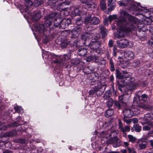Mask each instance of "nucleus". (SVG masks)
I'll use <instances>...</instances> for the list:
<instances>
[{"label": "nucleus", "mask_w": 153, "mask_h": 153, "mask_svg": "<svg viewBox=\"0 0 153 153\" xmlns=\"http://www.w3.org/2000/svg\"><path fill=\"white\" fill-rule=\"evenodd\" d=\"M120 16L117 22L120 29L123 31H130L134 29L133 24L136 22L135 18L129 15L125 10L120 12Z\"/></svg>", "instance_id": "obj_1"}, {"label": "nucleus", "mask_w": 153, "mask_h": 153, "mask_svg": "<svg viewBox=\"0 0 153 153\" xmlns=\"http://www.w3.org/2000/svg\"><path fill=\"white\" fill-rule=\"evenodd\" d=\"M119 132L118 131L114 130L109 135L110 139L107 140L108 144H113L114 147H117L120 145V141L117 138V135Z\"/></svg>", "instance_id": "obj_2"}, {"label": "nucleus", "mask_w": 153, "mask_h": 153, "mask_svg": "<svg viewBox=\"0 0 153 153\" xmlns=\"http://www.w3.org/2000/svg\"><path fill=\"white\" fill-rule=\"evenodd\" d=\"M105 85H102L100 82H98L97 85L89 91V94L92 95L95 94L97 97L100 96L104 93L105 88Z\"/></svg>", "instance_id": "obj_3"}, {"label": "nucleus", "mask_w": 153, "mask_h": 153, "mask_svg": "<svg viewBox=\"0 0 153 153\" xmlns=\"http://www.w3.org/2000/svg\"><path fill=\"white\" fill-rule=\"evenodd\" d=\"M58 16L59 15L56 12H53L47 16H45L44 18L45 20V25L47 27H49L52 24L53 19H57Z\"/></svg>", "instance_id": "obj_4"}, {"label": "nucleus", "mask_w": 153, "mask_h": 153, "mask_svg": "<svg viewBox=\"0 0 153 153\" xmlns=\"http://www.w3.org/2000/svg\"><path fill=\"white\" fill-rule=\"evenodd\" d=\"M100 22L99 19L95 17H87L85 18V22L86 24L89 23L91 25H95L98 24Z\"/></svg>", "instance_id": "obj_5"}, {"label": "nucleus", "mask_w": 153, "mask_h": 153, "mask_svg": "<svg viewBox=\"0 0 153 153\" xmlns=\"http://www.w3.org/2000/svg\"><path fill=\"white\" fill-rule=\"evenodd\" d=\"M117 43L118 46L120 48H126L128 44V41L125 39L117 40Z\"/></svg>", "instance_id": "obj_6"}, {"label": "nucleus", "mask_w": 153, "mask_h": 153, "mask_svg": "<svg viewBox=\"0 0 153 153\" xmlns=\"http://www.w3.org/2000/svg\"><path fill=\"white\" fill-rule=\"evenodd\" d=\"M94 35V34L92 32H85L81 35V38L83 41H85L89 38H92Z\"/></svg>", "instance_id": "obj_7"}, {"label": "nucleus", "mask_w": 153, "mask_h": 153, "mask_svg": "<svg viewBox=\"0 0 153 153\" xmlns=\"http://www.w3.org/2000/svg\"><path fill=\"white\" fill-rule=\"evenodd\" d=\"M71 23L70 19H63L61 21L60 25V28L65 29Z\"/></svg>", "instance_id": "obj_8"}, {"label": "nucleus", "mask_w": 153, "mask_h": 153, "mask_svg": "<svg viewBox=\"0 0 153 153\" xmlns=\"http://www.w3.org/2000/svg\"><path fill=\"white\" fill-rule=\"evenodd\" d=\"M123 112L124 117H131L133 115V111L130 109H125Z\"/></svg>", "instance_id": "obj_9"}, {"label": "nucleus", "mask_w": 153, "mask_h": 153, "mask_svg": "<svg viewBox=\"0 0 153 153\" xmlns=\"http://www.w3.org/2000/svg\"><path fill=\"white\" fill-rule=\"evenodd\" d=\"M100 45V42L97 41H93L90 42L89 45L91 48L92 49H96L98 48Z\"/></svg>", "instance_id": "obj_10"}, {"label": "nucleus", "mask_w": 153, "mask_h": 153, "mask_svg": "<svg viewBox=\"0 0 153 153\" xmlns=\"http://www.w3.org/2000/svg\"><path fill=\"white\" fill-rule=\"evenodd\" d=\"M124 54L125 57L129 59H133L134 56L133 53L132 51H125Z\"/></svg>", "instance_id": "obj_11"}, {"label": "nucleus", "mask_w": 153, "mask_h": 153, "mask_svg": "<svg viewBox=\"0 0 153 153\" xmlns=\"http://www.w3.org/2000/svg\"><path fill=\"white\" fill-rule=\"evenodd\" d=\"M138 143H140L139 144V147L140 149H143L146 148L147 143L146 141H145L143 139L139 140Z\"/></svg>", "instance_id": "obj_12"}, {"label": "nucleus", "mask_w": 153, "mask_h": 153, "mask_svg": "<svg viewBox=\"0 0 153 153\" xmlns=\"http://www.w3.org/2000/svg\"><path fill=\"white\" fill-rule=\"evenodd\" d=\"M137 106L138 108H140L147 111H150L153 109L152 106L149 105H145L144 104L142 103H139L138 104Z\"/></svg>", "instance_id": "obj_13"}, {"label": "nucleus", "mask_w": 153, "mask_h": 153, "mask_svg": "<svg viewBox=\"0 0 153 153\" xmlns=\"http://www.w3.org/2000/svg\"><path fill=\"white\" fill-rule=\"evenodd\" d=\"M48 27H47L45 25V24L44 25H39L37 26L36 29V30L38 31L40 33H42L47 30V29L48 28Z\"/></svg>", "instance_id": "obj_14"}, {"label": "nucleus", "mask_w": 153, "mask_h": 153, "mask_svg": "<svg viewBox=\"0 0 153 153\" xmlns=\"http://www.w3.org/2000/svg\"><path fill=\"white\" fill-rule=\"evenodd\" d=\"M95 68L90 66L85 67L83 70L84 73L86 74H89L92 72L94 70Z\"/></svg>", "instance_id": "obj_15"}, {"label": "nucleus", "mask_w": 153, "mask_h": 153, "mask_svg": "<svg viewBox=\"0 0 153 153\" xmlns=\"http://www.w3.org/2000/svg\"><path fill=\"white\" fill-rule=\"evenodd\" d=\"M99 27L100 31V33L102 34V37L104 38L107 35V30L102 25H99Z\"/></svg>", "instance_id": "obj_16"}, {"label": "nucleus", "mask_w": 153, "mask_h": 153, "mask_svg": "<svg viewBox=\"0 0 153 153\" xmlns=\"http://www.w3.org/2000/svg\"><path fill=\"white\" fill-rule=\"evenodd\" d=\"M41 17L40 11H37L33 15L32 18L35 21H38Z\"/></svg>", "instance_id": "obj_17"}, {"label": "nucleus", "mask_w": 153, "mask_h": 153, "mask_svg": "<svg viewBox=\"0 0 153 153\" xmlns=\"http://www.w3.org/2000/svg\"><path fill=\"white\" fill-rule=\"evenodd\" d=\"M87 53V50L83 48L79 49L78 51V53L80 56H84Z\"/></svg>", "instance_id": "obj_18"}, {"label": "nucleus", "mask_w": 153, "mask_h": 153, "mask_svg": "<svg viewBox=\"0 0 153 153\" xmlns=\"http://www.w3.org/2000/svg\"><path fill=\"white\" fill-rule=\"evenodd\" d=\"M16 133L14 131H9L4 134L3 136L4 137H11L15 135Z\"/></svg>", "instance_id": "obj_19"}, {"label": "nucleus", "mask_w": 153, "mask_h": 153, "mask_svg": "<svg viewBox=\"0 0 153 153\" xmlns=\"http://www.w3.org/2000/svg\"><path fill=\"white\" fill-rule=\"evenodd\" d=\"M71 33L74 36H77L80 33V30L77 27L74 28L71 31Z\"/></svg>", "instance_id": "obj_20"}, {"label": "nucleus", "mask_w": 153, "mask_h": 153, "mask_svg": "<svg viewBox=\"0 0 153 153\" xmlns=\"http://www.w3.org/2000/svg\"><path fill=\"white\" fill-rule=\"evenodd\" d=\"M95 62L98 64V65L101 66H104L106 63V61L105 60L99 59L97 58L95 60Z\"/></svg>", "instance_id": "obj_21"}, {"label": "nucleus", "mask_w": 153, "mask_h": 153, "mask_svg": "<svg viewBox=\"0 0 153 153\" xmlns=\"http://www.w3.org/2000/svg\"><path fill=\"white\" fill-rule=\"evenodd\" d=\"M144 120H153V114H147L144 115Z\"/></svg>", "instance_id": "obj_22"}, {"label": "nucleus", "mask_w": 153, "mask_h": 153, "mask_svg": "<svg viewBox=\"0 0 153 153\" xmlns=\"http://www.w3.org/2000/svg\"><path fill=\"white\" fill-rule=\"evenodd\" d=\"M113 113V111L112 109H108L105 112V115L106 117H109L112 115Z\"/></svg>", "instance_id": "obj_23"}, {"label": "nucleus", "mask_w": 153, "mask_h": 153, "mask_svg": "<svg viewBox=\"0 0 153 153\" xmlns=\"http://www.w3.org/2000/svg\"><path fill=\"white\" fill-rule=\"evenodd\" d=\"M138 99L139 100L144 101H146L149 99V98L146 94H142L141 96H139L138 97Z\"/></svg>", "instance_id": "obj_24"}, {"label": "nucleus", "mask_w": 153, "mask_h": 153, "mask_svg": "<svg viewBox=\"0 0 153 153\" xmlns=\"http://www.w3.org/2000/svg\"><path fill=\"white\" fill-rule=\"evenodd\" d=\"M110 69L111 71L113 72L115 70L114 65L113 61L110 59H109Z\"/></svg>", "instance_id": "obj_25"}, {"label": "nucleus", "mask_w": 153, "mask_h": 153, "mask_svg": "<svg viewBox=\"0 0 153 153\" xmlns=\"http://www.w3.org/2000/svg\"><path fill=\"white\" fill-rule=\"evenodd\" d=\"M100 5L101 9L103 10L106 8V4L104 0H100Z\"/></svg>", "instance_id": "obj_26"}, {"label": "nucleus", "mask_w": 153, "mask_h": 153, "mask_svg": "<svg viewBox=\"0 0 153 153\" xmlns=\"http://www.w3.org/2000/svg\"><path fill=\"white\" fill-rule=\"evenodd\" d=\"M98 57L94 55H91L86 58V61L88 62H90L93 60H95V61L96 59H97Z\"/></svg>", "instance_id": "obj_27"}, {"label": "nucleus", "mask_w": 153, "mask_h": 153, "mask_svg": "<svg viewBox=\"0 0 153 153\" xmlns=\"http://www.w3.org/2000/svg\"><path fill=\"white\" fill-rule=\"evenodd\" d=\"M114 36L115 38L116 39L117 38L120 39L124 37L125 35L123 32H119L118 33L114 34Z\"/></svg>", "instance_id": "obj_28"}, {"label": "nucleus", "mask_w": 153, "mask_h": 153, "mask_svg": "<svg viewBox=\"0 0 153 153\" xmlns=\"http://www.w3.org/2000/svg\"><path fill=\"white\" fill-rule=\"evenodd\" d=\"M116 76L120 79H124V77L122 74L120 72V71L118 69L116 70Z\"/></svg>", "instance_id": "obj_29"}, {"label": "nucleus", "mask_w": 153, "mask_h": 153, "mask_svg": "<svg viewBox=\"0 0 153 153\" xmlns=\"http://www.w3.org/2000/svg\"><path fill=\"white\" fill-rule=\"evenodd\" d=\"M111 95V91L108 90L106 91L103 97L104 99H106L107 98L110 97Z\"/></svg>", "instance_id": "obj_30"}, {"label": "nucleus", "mask_w": 153, "mask_h": 153, "mask_svg": "<svg viewBox=\"0 0 153 153\" xmlns=\"http://www.w3.org/2000/svg\"><path fill=\"white\" fill-rule=\"evenodd\" d=\"M60 22V19L59 18L55 19L54 21V25L56 27H59Z\"/></svg>", "instance_id": "obj_31"}, {"label": "nucleus", "mask_w": 153, "mask_h": 153, "mask_svg": "<svg viewBox=\"0 0 153 153\" xmlns=\"http://www.w3.org/2000/svg\"><path fill=\"white\" fill-rule=\"evenodd\" d=\"M133 127L136 132H140L141 130V127L138 124L134 125Z\"/></svg>", "instance_id": "obj_32"}, {"label": "nucleus", "mask_w": 153, "mask_h": 153, "mask_svg": "<svg viewBox=\"0 0 153 153\" xmlns=\"http://www.w3.org/2000/svg\"><path fill=\"white\" fill-rule=\"evenodd\" d=\"M124 95V94H123L119 97V102L120 103L122 104L123 105L125 106L126 105V103L124 102L123 101Z\"/></svg>", "instance_id": "obj_33"}, {"label": "nucleus", "mask_w": 153, "mask_h": 153, "mask_svg": "<svg viewBox=\"0 0 153 153\" xmlns=\"http://www.w3.org/2000/svg\"><path fill=\"white\" fill-rule=\"evenodd\" d=\"M140 64V62L138 60H134L132 63V66L134 67H138Z\"/></svg>", "instance_id": "obj_34"}, {"label": "nucleus", "mask_w": 153, "mask_h": 153, "mask_svg": "<svg viewBox=\"0 0 153 153\" xmlns=\"http://www.w3.org/2000/svg\"><path fill=\"white\" fill-rule=\"evenodd\" d=\"M125 82L126 83V84H124V85H122L119 82L118 83V85L119 86V89L120 91H123L121 89L123 87H124V85H128V84H130V83L129 82H128L127 81H125Z\"/></svg>", "instance_id": "obj_35"}, {"label": "nucleus", "mask_w": 153, "mask_h": 153, "mask_svg": "<svg viewBox=\"0 0 153 153\" xmlns=\"http://www.w3.org/2000/svg\"><path fill=\"white\" fill-rule=\"evenodd\" d=\"M128 137L129 141L132 143L134 142L136 140V138L131 135H128Z\"/></svg>", "instance_id": "obj_36"}, {"label": "nucleus", "mask_w": 153, "mask_h": 153, "mask_svg": "<svg viewBox=\"0 0 153 153\" xmlns=\"http://www.w3.org/2000/svg\"><path fill=\"white\" fill-rule=\"evenodd\" d=\"M73 13L75 16H79L81 14V12L79 9L76 8L73 10Z\"/></svg>", "instance_id": "obj_37"}, {"label": "nucleus", "mask_w": 153, "mask_h": 153, "mask_svg": "<svg viewBox=\"0 0 153 153\" xmlns=\"http://www.w3.org/2000/svg\"><path fill=\"white\" fill-rule=\"evenodd\" d=\"M113 100L111 99H109L107 102V106L108 107L112 106L113 104Z\"/></svg>", "instance_id": "obj_38"}, {"label": "nucleus", "mask_w": 153, "mask_h": 153, "mask_svg": "<svg viewBox=\"0 0 153 153\" xmlns=\"http://www.w3.org/2000/svg\"><path fill=\"white\" fill-rule=\"evenodd\" d=\"M68 44V42L67 40H65L62 42L61 44V46L62 48H65Z\"/></svg>", "instance_id": "obj_39"}, {"label": "nucleus", "mask_w": 153, "mask_h": 153, "mask_svg": "<svg viewBox=\"0 0 153 153\" xmlns=\"http://www.w3.org/2000/svg\"><path fill=\"white\" fill-rule=\"evenodd\" d=\"M85 4L88 5V7H90L92 9L94 8L97 6V5L95 4V3H92V4L90 3Z\"/></svg>", "instance_id": "obj_40"}, {"label": "nucleus", "mask_w": 153, "mask_h": 153, "mask_svg": "<svg viewBox=\"0 0 153 153\" xmlns=\"http://www.w3.org/2000/svg\"><path fill=\"white\" fill-rule=\"evenodd\" d=\"M127 149L129 153H135L136 152L135 149L134 148H130L128 147Z\"/></svg>", "instance_id": "obj_41"}, {"label": "nucleus", "mask_w": 153, "mask_h": 153, "mask_svg": "<svg viewBox=\"0 0 153 153\" xmlns=\"http://www.w3.org/2000/svg\"><path fill=\"white\" fill-rule=\"evenodd\" d=\"M130 129V128L129 126H125L124 128H123L121 131L124 133L126 132H128L129 131Z\"/></svg>", "instance_id": "obj_42"}, {"label": "nucleus", "mask_w": 153, "mask_h": 153, "mask_svg": "<svg viewBox=\"0 0 153 153\" xmlns=\"http://www.w3.org/2000/svg\"><path fill=\"white\" fill-rule=\"evenodd\" d=\"M119 102H118L117 101L115 100L114 101V105L117 107L119 109H120L121 108V106Z\"/></svg>", "instance_id": "obj_43"}, {"label": "nucleus", "mask_w": 153, "mask_h": 153, "mask_svg": "<svg viewBox=\"0 0 153 153\" xmlns=\"http://www.w3.org/2000/svg\"><path fill=\"white\" fill-rule=\"evenodd\" d=\"M42 2L38 0H35L34 2V5L36 7H38L40 5Z\"/></svg>", "instance_id": "obj_44"}, {"label": "nucleus", "mask_w": 153, "mask_h": 153, "mask_svg": "<svg viewBox=\"0 0 153 153\" xmlns=\"http://www.w3.org/2000/svg\"><path fill=\"white\" fill-rule=\"evenodd\" d=\"M14 109L15 110L18 112H20L22 109V108L21 107L19 106L18 105L14 107Z\"/></svg>", "instance_id": "obj_45"}, {"label": "nucleus", "mask_w": 153, "mask_h": 153, "mask_svg": "<svg viewBox=\"0 0 153 153\" xmlns=\"http://www.w3.org/2000/svg\"><path fill=\"white\" fill-rule=\"evenodd\" d=\"M19 124L18 122H15L12 123L11 124H9L7 125V127H16Z\"/></svg>", "instance_id": "obj_46"}, {"label": "nucleus", "mask_w": 153, "mask_h": 153, "mask_svg": "<svg viewBox=\"0 0 153 153\" xmlns=\"http://www.w3.org/2000/svg\"><path fill=\"white\" fill-rule=\"evenodd\" d=\"M117 18V16L115 15H110L108 17V20H109L110 22H111L114 19H116Z\"/></svg>", "instance_id": "obj_47"}, {"label": "nucleus", "mask_w": 153, "mask_h": 153, "mask_svg": "<svg viewBox=\"0 0 153 153\" xmlns=\"http://www.w3.org/2000/svg\"><path fill=\"white\" fill-rule=\"evenodd\" d=\"M118 126L119 128L122 131L123 128V124L121 122V120H119Z\"/></svg>", "instance_id": "obj_48"}, {"label": "nucleus", "mask_w": 153, "mask_h": 153, "mask_svg": "<svg viewBox=\"0 0 153 153\" xmlns=\"http://www.w3.org/2000/svg\"><path fill=\"white\" fill-rule=\"evenodd\" d=\"M123 76L124 77V79L125 78L127 79L129 78V75L128 74V73L126 71H123Z\"/></svg>", "instance_id": "obj_49"}, {"label": "nucleus", "mask_w": 153, "mask_h": 153, "mask_svg": "<svg viewBox=\"0 0 153 153\" xmlns=\"http://www.w3.org/2000/svg\"><path fill=\"white\" fill-rule=\"evenodd\" d=\"M127 117H123V120L127 124H128L130 123L131 122V119H127Z\"/></svg>", "instance_id": "obj_50"}, {"label": "nucleus", "mask_w": 153, "mask_h": 153, "mask_svg": "<svg viewBox=\"0 0 153 153\" xmlns=\"http://www.w3.org/2000/svg\"><path fill=\"white\" fill-rule=\"evenodd\" d=\"M127 88L128 90H130L131 91H133L134 90L135 87V86L132 85V84H131V85L128 86Z\"/></svg>", "instance_id": "obj_51"}, {"label": "nucleus", "mask_w": 153, "mask_h": 153, "mask_svg": "<svg viewBox=\"0 0 153 153\" xmlns=\"http://www.w3.org/2000/svg\"><path fill=\"white\" fill-rule=\"evenodd\" d=\"M151 129V128L148 126H145L143 127V131L149 130Z\"/></svg>", "instance_id": "obj_52"}, {"label": "nucleus", "mask_w": 153, "mask_h": 153, "mask_svg": "<svg viewBox=\"0 0 153 153\" xmlns=\"http://www.w3.org/2000/svg\"><path fill=\"white\" fill-rule=\"evenodd\" d=\"M33 4L32 2L30 1V0H27L26 2V4L27 5V6L28 7H29L30 6H31Z\"/></svg>", "instance_id": "obj_53"}, {"label": "nucleus", "mask_w": 153, "mask_h": 153, "mask_svg": "<svg viewBox=\"0 0 153 153\" xmlns=\"http://www.w3.org/2000/svg\"><path fill=\"white\" fill-rule=\"evenodd\" d=\"M82 3H88L93 1V0H80Z\"/></svg>", "instance_id": "obj_54"}, {"label": "nucleus", "mask_w": 153, "mask_h": 153, "mask_svg": "<svg viewBox=\"0 0 153 153\" xmlns=\"http://www.w3.org/2000/svg\"><path fill=\"white\" fill-rule=\"evenodd\" d=\"M64 5H66V3L65 2H63L61 4L60 8L62 10H64L67 8L66 7H63Z\"/></svg>", "instance_id": "obj_55"}, {"label": "nucleus", "mask_w": 153, "mask_h": 153, "mask_svg": "<svg viewBox=\"0 0 153 153\" xmlns=\"http://www.w3.org/2000/svg\"><path fill=\"white\" fill-rule=\"evenodd\" d=\"M113 42L112 40H110L108 42V46L109 47H112L113 45Z\"/></svg>", "instance_id": "obj_56"}, {"label": "nucleus", "mask_w": 153, "mask_h": 153, "mask_svg": "<svg viewBox=\"0 0 153 153\" xmlns=\"http://www.w3.org/2000/svg\"><path fill=\"white\" fill-rule=\"evenodd\" d=\"M131 122L134 123H137L138 122V120L136 118H132L131 119Z\"/></svg>", "instance_id": "obj_57"}, {"label": "nucleus", "mask_w": 153, "mask_h": 153, "mask_svg": "<svg viewBox=\"0 0 153 153\" xmlns=\"http://www.w3.org/2000/svg\"><path fill=\"white\" fill-rule=\"evenodd\" d=\"M148 125L151 128H153V122H148L147 123Z\"/></svg>", "instance_id": "obj_58"}, {"label": "nucleus", "mask_w": 153, "mask_h": 153, "mask_svg": "<svg viewBox=\"0 0 153 153\" xmlns=\"http://www.w3.org/2000/svg\"><path fill=\"white\" fill-rule=\"evenodd\" d=\"M149 44L153 47V39H151L148 41Z\"/></svg>", "instance_id": "obj_59"}, {"label": "nucleus", "mask_w": 153, "mask_h": 153, "mask_svg": "<svg viewBox=\"0 0 153 153\" xmlns=\"http://www.w3.org/2000/svg\"><path fill=\"white\" fill-rule=\"evenodd\" d=\"M76 23L78 25H80L81 24V19H79L78 20H77Z\"/></svg>", "instance_id": "obj_60"}, {"label": "nucleus", "mask_w": 153, "mask_h": 153, "mask_svg": "<svg viewBox=\"0 0 153 153\" xmlns=\"http://www.w3.org/2000/svg\"><path fill=\"white\" fill-rule=\"evenodd\" d=\"M3 153H13V152L12 151L7 150L3 152Z\"/></svg>", "instance_id": "obj_61"}, {"label": "nucleus", "mask_w": 153, "mask_h": 153, "mask_svg": "<svg viewBox=\"0 0 153 153\" xmlns=\"http://www.w3.org/2000/svg\"><path fill=\"white\" fill-rule=\"evenodd\" d=\"M54 62L55 63L59 64L61 63V61L60 60L57 59L54 61Z\"/></svg>", "instance_id": "obj_62"}, {"label": "nucleus", "mask_w": 153, "mask_h": 153, "mask_svg": "<svg viewBox=\"0 0 153 153\" xmlns=\"http://www.w3.org/2000/svg\"><path fill=\"white\" fill-rule=\"evenodd\" d=\"M107 20L106 19H105L103 21V23L104 25H108V24L107 22Z\"/></svg>", "instance_id": "obj_63"}, {"label": "nucleus", "mask_w": 153, "mask_h": 153, "mask_svg": "<svg viewBox=\"0 0 153 153\" xmlns=\"http://www.w3.org/2000/svg\"><path fill=\"white\" fill-rule=\"evenodd\" d=\"M150 143L151 146L153 147V140H150L149 141Z\"/></svg>", "instance_id": "obj_64"}]
</instances>
